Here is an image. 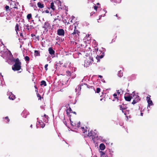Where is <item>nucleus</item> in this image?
Instances as JSON below:
<instances>
[{
  "label": "nucleus",
  "mask_w": 157,
  "mask_h": 157,
  "mask_svg": "<svg viewBox=\"0 0 157 157\" xmlns=\"http://www.w3.org/2000/svg\"><path fill=\"white\" fill-rule=\"evenodd\" d=\"M15 64L12 67V69L14 71H17L19 70L21 67V62L18 58H17L14 60Z\"/></svg>",
  "instance_id": "1"
},
{
  "label": "nucleus",
  "mask_w": 157,
  "mask_h": 157,
  "mask_svg": "<svg viewBox=\"0 0 157 157\" xmlns=\"http://www.w3.org/2000/svg\"><path fill=\"white\" fill-rule=\"evenodd\" d=\"M133 96L135 98L132 102V104L134 105L140 101V97L137 95L135 94L133 95Z\"/></svg>",
  "instance_id": "2"
},
{
  "label": "nucleus",
  "mask_w": 157,
  "mask_h": 157,
  "mask_svg": "<svg viewBox=\"0 0 157 157\" xmlns=\"http://www.w3.org/2000/svg\"><path fill=\"white\" fill-rule=\"evenodd\" d=\"M151 96L150 95H148L147 96L146 98V99L148 103V105L147 108H148V107L150 108V106L153 105V103L152 101L151 100L150 98Z\"/></svg>",
  "instance_id": "3"
},
{
  "label": "nucleus",
  "mask_w": 157,
  "mask_h": 157,
  "mask_svg": "<svg viewBox=\"0 0 157 157\" xmlns=\"http://www.w3.org/2000/svg\"><path fill=\"white\" fill-rule=\"evenodd\" d=\"M50 24L47 21L44 23V25L43 27V28L46 32L48 31L49 29L50 28Z\"/></svg>",
  "instance_id": "4"
},
{
  "label": "nucleus",
  "mask_w": 157,
  "mask_h": 157,
  "mask_svg": "<svg viewBox=\"0 0 157 157\" xmlns=\"http://www.w3.org/2000/svg\"><path fill=\"white\" fill-rule=\"evenodd\" d=\"M88 136L90 137H91L92 140L94 139L97 136L96 134L92 131L89 132Z\"/></svg>",
  "instance_id": "5"
},
{
  "label": "nucleus",
  "mask_w": 157,
  "mask_h": 157,
  "mask_svg": "<svg viewBox=\"0 0 157 157\" xmlns=\"http://www.w3.org/2000/svg\"><path fill=\"white\" fill-rule=\"evenodd\" d=\"M57 34L59 36H64L65 34L64 30L62 29H59L57 31Z\"/></svg>",
  "instance_id": "6"
},
{
  "label": "nucleus",
  "mask_w": 157,
  "mask_h": 157,
  "mask_svg": "<svg viewBox=\"0 0 157 157\" xmlns=\"http://www.w3.org/2000/svg\"><path fill=\"white\" fill-rule=\"evenodd\" d=\"M119 107L120 110H121L122 111L127 109L128 107L127 105L124 104L120 105Z\"/></svg>",
  "instance_id": "7"
},
{
  "label": "nucleus",
  "mask_w": 157,
  "mask_h": 157,
  "mask_svg": "<svg viewBox=\"0 0 157 157\" xmlns=\"http://www.w3.org/2000/svg\"><path fill=\"white\" fill-rule=\"evenodd\" d=\"M48 51L49 53L51 55H54L55 53V52L54 50L53 49L52 47H49L48 49Z\"/></svg>",
  "instance_id": "8"
},
{
  "label": "nucleus",
  "mask_w": 157,
  "mask_h": 157,
  "mask_svg": "<svg viewBox=\"0 0 157 157\" xmlns=\"http://www.w3.org/2000/svg\"><path fill=\"white\" fill-rule=\"evenodd\" d=\"M10 96H9V98L12 100H14L15 98V96L13 94L12 92L9 93Z\"/></svg>",
  "instance_id": "9"
},
{
  "label": "nucleus",
  "mask_w": 157,
  "mask_h": 157,
  "mask_svg": "<svg viewBox=\"0 0 157 157\" xmlns=\"http://www.w3.org/2000/svg\"><path fill=\"white\" fill-rule=\"evenodd\" d=\"M124 99L126 101H130L131 100L132 98V97L130 95L128 96H125L124 97Z\"/></svg>",
  "instance_id": "10"
},
{
  "label": "nucleus",
  "mask_w": 157,
  "mask_h": 157,
  "mask_svg": "<svg viewBox=\"0 0 157 157\" xmlns=\"http://www.w3.org/2000/svg\"><path fill=\"white\" fill-rule=\"evenodd\" d=\"M106 153L105 155V157H112V155L110 153V151H106Z\"/></svg>",
  "instance_id": "11"
},
{
  "label": "nucleus",
  "mask_w": 157,
  "mask_h": 157,
  "mask_svg": "<svg viewBox=\"0 0 157 157\" xmlns=\"http://www.w3.org/2000/svg\"><path fill=\"white\" fill-rule=\"evenodd\" d=\"M37 5L39 8H42L44 7V5L40 2H38L37 3Z\"/></svg>",
  "instance_id": "12"
},
{
  "label": "nucleus",
  "mask_w": 157,
  "mask_h": 157,
  "mask_svg": "<svg viewBox=\"0 0 157 157\" xmlns=\"http://www.w3.org/2000/svg\"><path fill=\"white\" fill-rule=\"evenodd\" d=\"M99 148L101 150H103L105 148V146L103 144H101L99 145Z\"/></svg>",
  "instance_id": "13"
},
{
  "label": "nucleus",
  "mask_w": 157,
  "mask_h": 157,
  "mask_svg": "<svg viewBox=\"0 0 157 157\" xmlns=\"http://www.w3.org/2000/svg\"><path fill=\"white\" fill-rule=\"evenodd\" d=\"M104 56V52H103L102 55L100 56L97 55V56L96 57V59L98 60L100 59H101L102 58H103V56Z\"/></svg>",
  "instance_id": "14"
},
{
  "label": "nucleus",
  "mask_w": 157,
  "mask_h": 157,
  "mask_svg": "<svg viewBox=\"0 0 157 157\" xmlns=\"http://www.w3.org/2000/svg\"><path fill=\"white\" fill-rule=\"evenodd\" d=\"M84 85H85L88 88H90L92 90L93 92H94L95 91V88L93 86H89L87 84H84Z\"/></svg>",
  "instance_id": "15"
},
{
  "label": "nucleus",
  "mask_w": 157,
  "mask_h": 157,
  "mask_svg": "<svg viewBox=\"0 0 157 157\" xmlns=\"http://www.w3.org/2000/svg\"><path fill=\"white\" fill-rule=\"evenodd\" d=\"M15 30L16 31L17 33H18V31H19V25L18 24H16L15 27Z\"/></svg>",
  "instance_id": "16"
},
{
  "label": "nucleus",
  "mask_w": 157,
  "mask_h": 157,
  "mask_svg": "<svg viewBox=\"0 0 157 157\" xmlns=\"http://www.w3.org/2000/svg\"><path fill=\"white\" fill-rule=\"evenodd\" d=\"M72 110L71 108L69 107L68 109H67L66 110L67 114V115H69L70 113L71 112Z\"/></svg>",
  "instance_id": "17"
},
{
  "label": "nucleus",
  "mask_w": 157,
  "mask_h": 157,
  "mask_svg": "<svg viewBox=\"0 0 157 157\" xmlns=\"http://www.w3.org/2000/svg\"><path fill=\"white\" fill-rule=\"evenodd\" d=\"M50 8L53 10H55V6L54 5V2H52L51 3Z\"/></svg>",
  "instance_id": "18"
},
{
  "label": "nucleus",
  "mask_w": 157,
  "mask_h": 157,
  "mask_svg": "<svg viewBox=\"0 0 157 157\" xmlns=\"http://www.w3.org/2000/svg\"><path fill=\"white\" fill-rule=\"evenodd\" d=\"M118 75L120 77H122L123 76V72L121 70H120L118 71Z\"/></svg>",
  "instance_id": "19"
},
{
  "label": "nucleus",
  "mask_w": 157,
  "mask_h": 157,
  "mask_svg": "<svg viewBox=\"0 0 157 157\" xmlns=\"http://www.w3.org/2000/svg\"><path fill=\"white\" fill-rule=\"evenodd\" d=\"M34 55L36 56H40V52L37 50H35L34 51Z\"/></svg>",
  "instance_id": "20"
},
{
  "label": "nucleus",
  "mask_w": 157,
  "mask_h": 157,
  "mask_svg": "<svg viewBox=\"0 0 157 157\" xmlns=\"http://www.w3.org/2000/svg\"><path fill=\"white\" fill-rule=\"evenodd\" d=\"M44 85V86H46L47 85V84L46 82L45 81L42 80L41 82L40 85Z\"/></svg>",
  "instance_id": "21"
},
{
  "label": "nucleus",
  "mask_w": 157,
  "mask_h": 157,
  "mask_svg": "<svg viewBox=\"0 0 157 157\" xmlns=\"http://www.w3.org/2000/svg\"><path fill=\"white\" fill-rule=\"evenodd\" d=\"M32 16V14L31 13H29L27 15V18L28 20H29L31 18Z\"/></svg>",
  "instance_id": "22"
},
{
  "label": "nucleus",
  "mask_w": 157,
  "mask_h": 157,
  "mask_svg": "<svg viewBox=\"0 0 157 157\" xmlns=\"http://www.w3.org/2000/svg\"><path fill=\"white\" fill-rule=\"evenodd\" d=\"M25 25V26L26 27V29L29 31L30 30H31L32 29V28L30 27L29 25H28V24H27L26 25Z\"/></svg>",
  "instance_id": "23"
},
{
  "label": "nucleus",
  "mask_w": 157,
  "mask_h": 157,
  "mask_svg": "<svg viewBox=\"0 0 157 157\" xmlns=\"http://www.w3.org/2000/svg\"><path fill=\"white\" fill-rule=\"evenodd\" d=\"M122 113H124L125 115H127L128 113H129V111L127 110H124L122 111Z\"/></svg>",
  "instance_id": "24"
},
{
  "label": "nucleus",
  "mask_w": 157,
  "mask_h": 157,
  "mask_svg": "<svg viewBox=\"0 0 157 157\" xmlns=\"http://www.w3.org/2000/svg\"><path fill=\"white\" fill-rule=\"evenodd\" d=\"M100 153L101 156H101L102 155H105L106 152V151L105 152H103L102 151H100Z\"/></svg>",
  "instance_id": "25"
},
{
  "label": "nucleus",
  "mask_w": 157,
  "mask_h": 157,
  "mask_svg": "<svg viewBox=\"0 0 157 157\" xmlns=\"http://www.w3.org/2000/svg\"><path fill=\"white\" fill-rule=\"evenodd\" d=\"M75 29L74 30V32L71 33V35L72 36H75L76 35V30H75L76 27L75 28Z\"/></svg>",
  "instance_id": "26"
},
{
  "label": "nucleus",
  "mask_w": 157,
  "mask_h": 157,
  "mask_svg": "<svg viewBox=\"0 0 157 157\" xmlns=\"http://www.w3.org/2000/svg\"><path fill=\"white\" fill-rule=\"evenodd\" d=\"M113 1L116 3H119L121 2V0H113Z\"/></svg>",
  "instance_id": "27"
},
{
  "label": "nucleus",
  "mask_w": 157,
  "mask_h": 157,
  "mask_svg": "<svg viewBox=\"0 0 157 157\" xmlns=\"http://www.w3.org/2000/svg\"><path fill=\"white\" fill-rule=\"evenodd\" d=\"M101 89L100 88H97L96 89V91H95L94 92H95V93H99Z\"/></svg>",
  "instance_id": "28"
},
{
  "label": "nucleus",
  "mask_w": 157,
  "mask_h": 157,
  "mask_svg": "<svg viewBox=\"0 0 157 157\" xmlns=\"http://www.w3.org/2000/svg\"><path fill=\"white\" fill-rule=\"evenodd\" d=\"M5 9L6 10V11H10V9H9V7L8 6H5Z\"/></svg>",
  "instance_id": "29"
},
{
  "label": "nucleus",
  "mask_w": 157,
  "mask_h": 157,
  "mask_svg": "<svg viewBox=\"0 0 157 157\" xmlns=\"http://www.w3.org/2000/svg\"><path fill=\"white\" fill-rule=\"evenodd\" d=\"M70 119L71 125H72L73 126H76V123H73V122L71 121V119Z\"/></svg>",
  "instance_id": "30"
},
{
  "label": "nucleus",
  "mask_w": 157,
  "mask_h": 157,
  "mask_svg": "<svg viewBox=\"0 0 157 157\" xmlns=\"http://www.w3.org/2000/svg\"><path fill=\"white\" fill-rule=\"evenodd\" d=\"M117 94L115 93L113 94V96L115 98H116L117 101L119 100L118 98L117 97Z\"/></svg>",
  "instance_id": "31"
},
{
  "label": "nucleus",
  "mask_w": 157,
  "mask_h": 157,
  "mask_svg": "<svg viewBox=\"0 0 157 157\" xmlns=\"http://www.w3.org/2000/svg\"><path fill=\"white\" fill-rule=\"evenodd\" d=\"M37 96L39 98V100H41V97L40 95L38 93L37 94Z\"/></svg>",
  "instance_id": "32"
},
{
  "label": "nucleus",
  "mask_w": 157,
  "mask_h": 157,
  "mask_svg": "<svg viewBox=\"0 0 157 157\" xmlns=\"http://www.w3.org/2000/svg\"><path fill=\"white\" fill-rule=\"evenodd\" d=\"M25 61H29V56H26L25 57Z\"/></svg>",
  "instance_id": "33"
},
{
  "label": "nucleus",
  "mask_w": 157,
  "mask_h": 157,
  "mask_svg": "<svg viewBox=\"0 0 157 157\" xmlns=\"http://www.w3.org/2000/svg\"><path fill=\"white\" fill-rule=\"evenodd\" d=\"M20 36H21V38H23L24 39H25L23 35V33H20Z\"/></svg>",
  "instance_id": "34"
},
{
  "label": "nucleus",
  "mask_w": 157,
  "mask_h": 157,
  "mask_svg": "<svg viewBox=\"0 0 157 157\" xmlns=\"http://www.w3.org/2000/svg\"><path fill=\"white\" fill-rule=\"evenodd\" d=\"M80 124V122H78V123H76V126L77 127H78L79 126Z\"/></svg>",
  "instance_id": "35"
},
{
  "label": "nucleus",
  "mask_w": 157,
  "mask_h": 157,
  "mask_svg": "<svg viewBox=\"0 0 157 157\" xmlns=\"http://www.w3.org/2000/svg\"><path fill=\"white\" fill-rule=\"evenodd\" d=\"M90 59H91V61H90V62H89V65L90 64V63H91V62H94V60H93V58H91V57H90Z\"/></svg>",
  "instance_id": "36"
},
{
  "label": "nucleus",
  "mask_w": 157,
  "mask_h": 157,
  "mask_svg": "<svg viewBox=\"0 0 157 157\" xmlns=\"http://www.w3.org/2000/svg\"><path fill=\"white\" fill-rule=\"evenodd\" d=\"M66 73L67 75H69V76L71 75V73L70 71H66Z\"/></svg>",
  "instance_id": "37"
},
{
  "label": "nucleus",
  "mask_w": 157,
  "mask_h": 157,
  "mask_svg": "<svg viewBox=\"0 0 157 157\" xmlns=\"http://www.w3.org/2000/svg\"><path fill=\"white\" fill-rule=\"evenodd\" d=\"M80 32L77 30H76V34H77L78 36H79Z\"/></svg>",
  "instance_id": "38"
},
{
  "label": "nucleus",
  "mask_w": 157,
  "mask_h": 157,
  "mask_svg": "<svg viewBox=\"0 0 157 157\" xmlns=\"http://www.w3.org/2000/svg\"><path fill=\"white\" fill-rule=\"evenodd\" d=\"M48 64H46L44 66V68H45V70H46V71H47L48 70L47 67H48Z\"/></svg>",
  "instance_id": "39"
},
{
  "label": "nucleus",
  "mask_w": 157,
  "mask_h": 157,
  "mask_svg": "<svg viewBox=\"0 0 157 157\" xmlns=\"http://www.w3.org/2000/svg\"><path fill=\"white\" fill-rule=\"evenodd\" d=\"M44 117L45 118L47 119L48 121V118H49V117L47 115H46L45 114H44Z\"/></svg>",
  "instance_id": "40"
},
{
  "label": "nucleus",
  "mask_w": 157,
  "mask_h": 157,
  "mask_svg": "<svg viewBox=\"0 0 157 157\" xmlns=\"http://www.w3.org/2000/svg\"><path fill=\"white\" fill-rule=\"evenodd\" d=\"M40 125H41V127L43 128L44 127L45 124L44 123H42V124H40Z\"/></svg>",
  "instance_id": "41"
},
{
  "label": "nucleus",
  "mask_w": 157,
  "mask_h": 157,
  "mask_svg": "<svg viewBox=\"0 0 157 157\" xmlns=\"http://www.w3.org/2000/svg\"><path fill=\"white\" fill-rule=\"evenodd\" d=\"M5 118L7 120V123H8L9 122L10 119H9L8 117H5Z\"/></svg>",
  "instance_id": "42"
},
{
  "label": "nucleus",
  "mask_w": 157,
  "mask_h": 157,
  "mask_svg": "<svg viewBox=\"0 0 157 157\" xmlns=\"http://www.w3.org/2000/svg\"><path fill=\"white\" fill-rule=\"evenodd\" d=\"M59 16H57V18L55 19L54 20L55 21V20H58L59 21H60V17H59Z\"/></svg>",
  "instance_id": "43"
},
{
  "label": "nucleus",
  "mask_w": 157,
  "mask_h": 157,
  "mask_svg": "<svg viewBox=\"0 0 157 157\" xmlns=\"http://www.w3.org/2000/svg\"><path fill=\"white\" fill-rule=\"evenodd\" d=\"M94 9L96 10V11L97 10V9L98 8V6H94Z\"/></svg>",
  "instance_id": "44"
},
{
  "label": "nucleus",
  "mask_w": 157,
  "mask_h": 157,
  "mask_svg": "<svg viewBox=\"0 0 157 157\" xmlns=\"http://www.w3.org/2000/svg\"><path fill=\"white\" fill-rule=\"evenodd\" d=\"M115 16L117 17L118 18V19H119L120 18V16L119 15H118L117 14H116Z\"/></svg>",
  "instance_id": "45"
},
{
  "label": "nucleus",
  "mask_w": 157,
  "mask_h": 157,
  "mask_svg": "<svg viewBox=\"0 0 157 157\" xmlns=\"http://www.w3.org/2000/svg\"><path fill=\"white\" fill-rule=\"evenodd\" d=\"M82 129H83V133H85V132H86V131H86V130H85V129L84 130V128H83Z\"/></svg>",
  "instance_id": "46"
},
{
  "label": "nucleus",
  "mask_w": 157,
  "mask_h": 157,
  "mask_svg": "<svg viewBox=\"0 0 157 157\" xmlns=\"http://www.w3.org/2000/svg\"><path fill=\"white\" fill-rule=\"evenodd\" d=\"M31 36L32 37H33L34 36H35V35L34 34L32 33L31 34Z\"/></svg>",
  "instance_id": "47"
},
{
  "label": "nucleus",
  "mask_w": 157,
  "mask_h": 157,
  "mask_svg": "<svg viewBox=\"0 0 157 157\" xmlns=\"http://www.w3.org/2000/svg\"><path fill=\"white\" fill-rule=\"evenodd\" d=\"M117 94H120V92L119 91V90L117 91Z\"/></svg>",
  "instance_id": "48"
},
{
  "label": "nucleus",
  "mask_w": 157,
  "mask_h": 157,
  "mask_svg": "<svg viewBox=\"0 0 157 157\" xmlns=\"http://www.w3.org/2000/svg\"><path fill=\"white\" fill-rule=\"evenodd\" d=\"M98 76V77H99V78H102V76H101V75H99Z\"/></svg>",
  "instance_id": "49"
},
{
  "label": "nucleus",
  "mask_w": 157,
  "mask_h": 157,
  "mask_svg": "<svg viewBox=\"0 0 157 157\" xmlns=\"http://www.w3.org/2000/svg\"><path fill=\"white\" fill-rule=\"evenodd\" d=\"M80 89V90L81 89V86L80 85L78 86V89Z\"/></svg>",
  "instance_id": "50"
},
{
  "label": "nucleus",
  "mask_w": 157,
  "mask_h": 157,
  "mask_svg": "<svg viewBox=\"0 0 157 157\" xmlns=\"http://www.w3.org/2000/svg\"><path fill=\"white\" fill-rule=\"evenodd\" d=\"M45 12L46 13H49V11L48 10H46L45 11Z\"/></svg>",
  "instance_id": "51"
},
{
  "label": "nucleus",
  "mask_w": 157,
  "mask_h": 157,
  "mask_svg": "<svg viewBox=\"0 0 157 157\" xmlns=\"http://www.w3.org/2000/svg\"><path fill=\"white\" fill-rule=\"evenodd\" d=\"M63 122L66 125V126H67V124L66 123V121H63Z\"/></svg>",
  "instance_id": "52"
},
{
  "label": "nucleus",
  "mask_w": 157,
  "mask_h": 157,
  "mask_svg": "<svg viewBox=\"0 0 157 157\" xmlns=\"http://www.w3.org/2000/svg\"><path fill=\"white\" fill-rule=\"evenodd\" d=\"M36 38H37V39H38V40H39V36H37L36 37Z\"/></svg>",
  "instance_id": "53"
},
{
  "label": "nucleus",
  "mask_w": 157,
  "mask_h": 157,
  "mask_svg": "<svg viewBox=\"0 0 157 157\" xmlns=\"http://www.w3.org/2000/svg\"><path fill=\"white\" fill-rule=\"evenodd\" d=\"M29 27H31L32 28V29H33V26H32V25H31L29 26Z\"/></svg>",
  "instance_id": "54"
},
{
  "label": "nucleus",
  "mask_w": 157,
  "mask_h": 157,
  "mask_svg": "<svg viewBox=\"0 0 157 157\" xmlns=\"http://www.w3.org/2000/svg\"><path fill=\"white\" fill-rule=\"evenodd\" d=\"M71 112H72V113H74V114H76V113L75 112H73L72 111H71Z\"/></svg>",
  "instance_id": "55"
},
{
  "label": "nucleus",
  "mask_w": 157,
  "mask_h": 157,
  "mask_svg": "<svg viewBox=\"0 0 157 157\" xmlns=\"http://www.w3.org/2000/svg\"><path fill=\"white\" fill-rule=\"evenodd\" d=\"M58 1L60 3H61L60 1V0H56V2Z\"/></svg>",
  "instance_id": "56"
},
{
  "label": "nucleus",
  "mask_w": 157,
  "mask_h": 157,
  "mask_svg": "<svg viewBox=\"0 0 157 157\" xmlns=\"http://www.w3.org/2000/svg\"><path fill=\"white\" fill-rule=\"evenodd\" d=\"M34 87L36 89H37V87L36 86H35Z\"/></svg>",
  "instance_id": "57"
},
{
  "label": "nucleus",
  "mask_w": 157,
  "mask_h": 157,
  "mask_svg": "<svg viewBox=\"0 0 157 157\" xmlns=\"http://www.w3.org/2000/svg\"><path fill=\"white\" fill-rule=\"evenodd\" d=\"M13 8H16V9H18V8H17V7H15H15H13Z\"/></svg>",
  "instance_id": "58"
},
{
  "label": "nucleus",
  "mask_w": 157,
  "mask_h": 157,
  "mask_svg": "<svg viewBox=\"0 0 157 157\" xmlns=\"http://www.w3.org/2000/svg\"><path fill=\"white\" fill-rule=\"evenodd\" d=\"M35 91H36V92H37L38 93V89H36V90H35Z\"/></svg>",
  "instance_id": "59"
},
{
  "label": "nucleus",
  "mask_w": 157,
  "mask_h": 157,
  "mask_svg": "<svg viewBox=\"0 0 157 157\" xmlns=\"http://www.w3.org/2000/svg\"><path fill=\"white\" fill-rule=\"evenodd\" d=\"M140 114H141V115L142 116H143V113H140Z\"/></svg>",
  "instance_id": "60"
},
{
  "label": "nucleus",
  "mask_w": 157,
  "mask_h": 157,
  "mask_svg": "<svg viewBox=\"0 0 157 157\" xmlns=\"http://www.w3.org/2000/svg\"><path fill=\"white\" fill-rule=\"evenodd\" d=\"M30 127L32 128V125L31 124V125H30Z\"/></svg>",
  "instance_id": "61"
},
{
  "label": "nucleus",
  "mask_w": 157,
  "mask_h": 157,
  "mask_svg": "<svg viewBox=\"0 0 157 157\" xmlns=\"http://www.w3.org/2000/svg\"><path fill=\"white\" fill-rule=\"evenodd\" d=\"M97 4L98 5H100L99 4V3H97Z\"/></svg>",
  "instance_id": "62"
},
{
  "label": "nucleus",
  "mask_w": 157,
  "mask_h": 157,
  "mask_svg": "<svg viewBox=\"0 0 157 157\" xmlns=\"http://www.w3.org/2000/svg\"><path fill=\"white\" fill-rule=\"evenodd\" d=\"M102 98H101V99H100V100L101 101H102Z\"/></svg>",
  "instance_id": "63"
},
{
  "label": "nucleus",
  "mask_w": 157,
  "mask_h": 157,
  "mask_svg": "<svg viewBox=\"0 0 157 157\" xmlns=\"http://www.w3.org/2000/svg\"><path fill=\"white\" fill-rule=\"evenodd\" d=\"M44 121L46 122V120H45V121Z\"/></svg>",
  "instance_id": "64"
}]
</instances>
